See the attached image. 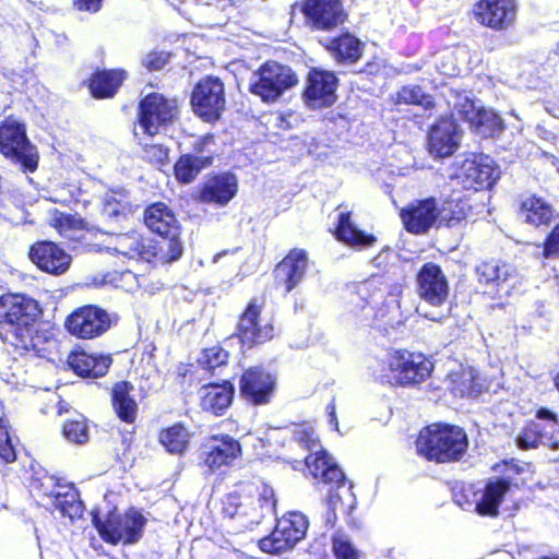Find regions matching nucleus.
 <instances>
[{"instance_id": "ea45409f", "label": "nucleus", "mask_w": 559, "mask_h": 559, "mask_svg": "<svg viewBox=\"0 0 559 559\" xmlns=\"http://www.w3.org/2000/svg\"><path fill=\"white\" fill-rule=\"evenodd\" d=\"M50 225L55 227L62 237L70 240H78L83 236V221L71 214H63L59 211H53L50 218Z\"/></svg>"}, {"instance_id": "680f3d73", "label": "nucleus", "mask_w": 559, "mask_h": 559, "mask_svg": "<svg viewBox=\"0 0 559 559\" xmlns=\"http://www.w3.org/2000/svg\"><path fill=\"white\" fill-rule=\"evenodd\" d=\"M340 499L341 498L337 493H333V492L330 493L329 506L332 508V511L329 512V514H328V519H326L328 523L333 524L335 522V519H336L335 509H336V504L340 501Z\"/></svg>"}, {"instance_id": "5701e85b", "label": "nucleus", "mask_w": 559, "mask_h": 559, "mask_svg": "<svg viewBox=\"0 0 559 559\" xmlns=\"http://www.w3.org/2000/svg\"><path fill=\"white\" fill-rule=\"evenodd\" d=\"M306 457V465L311 475L324 484H334L336 488L344 487L345 475L331 457L321 448H317Z\"/></svg>"}, {"instance_id": "37998d69", "label": "nucleus", "mask_w": 559, "mask_h": 559, "mask_svg": "<svg viewBox=\"0 0 559 559\" xmlns=\"http://www.w3.org/2000/svg\"><path fill=\"white\" fill-rule=\"evenodd\" d=\"M211 164V158L185 155L175 165V174L178 180L189 183L198 174Z\"/></svg>"}, {"instance_id": "7c9ffc66", "label": "nucleus", "mask_w": 559, "mask_h": 559, "mask_svg": "<svg viewBox=\"0 0 559 559\" xmlns=\"http://www.w3.org/2000/svg\"><path fill=\"white\" fill-rule=\"evenodd\" d=\"M260 320V308L250 304L239 320V336L243 344L263 343L273 337V325L265 322L262 330L254 332V324Z\"/></svg>"}, {"instance_id": "9d476101", "label": "nucleus", "mask_w": 559, "mask_h": 559, "mask_svg": "<svg viewBox=\"0 0 559 559\" xmlns=\"http://www.w3.org/2000/svg\"><path fill=\"white\" fill-rule=\"evenodd\" d=\"M309 523L301 512H288L277 520V524L267 537L259 542L260 549L272 555H280L293 549L305 538Z\"/></svg>"}, {"instance_id": "dca6fc26", "label": "nucleus", "mask_w": 559, "mask_h": 559, "mask_svg": "<svg viewBox=\"0 0 559 559\" xmlns=\"http://www.w3.org/2000/svg\"><path fill=\"white\" fill-rule=\"evenodd\" d=\"M454 109L483 138L493 136L502 128V121L493 110L477 107L466 95L459 96V102L454 104Z\"/></svg>"}, {"instance_id": "20e7f679", "label": "nucleus", "mask_w": 559, "mask_h": 559, "mask_svg": "<svg viewBox=\"0 0 559 559\" xmlns=\"http://www.w3.org/2000/svg\"><path fill=\"white\" fill-rule=\"evenodd\" d=\"M467 436L457 426L432 424L424 428L417 438L420 455L437 462L460 460L467 449Z\"/></svg>"}, {"instance_id": "6e6d98bb", "label": "nucleus", "mask_w": 559, "mask_h": 559, "mask_svg": "<svg viewBox=\"0 0 559 559\" xmlns=\"http://www.w3.org/2000/svg\"><path fill=\"white\" fill-rule=\"evenodd\" d=\"M180 14H182L188 20L193 19L192 8L200 3L205 5H212L216 3L218 0H167Z\"/></svg>"}, {"instance_id": "f257e3e1", "label": "nucleus", "mask_w": 559, "mask_h": 559, "mask_svg": "<svg viewBox=\"0 0 559 559\" xmlns=\"http://www.w3.org/2000/svg\"><path fill=\"white\" fill-rule=\"evenodd\" d=\"M38 304L21 294H5L0 297V337L20 354H39V336L35 335V318Z\"/></svg>"}, {"instance_id": "aec40b11", "label": "nucleus", "mask_w": 559, "mask_h": 559, "mask_svg": "<svg viewBox=\"0 0 559 559\" xmlns=\"http://www.w3.org/2000/svg\"><path fill=\"white\" fill-rule=\"evenodd\" d=\"M29 259L41 271L59 275L64 273L71 264V255L51 241H40L32 246Z\"/></svg>"}, {"instance_id": "473e14b6", "label": "nucleus", "mask_w": 559, "mask_h": 559, "mask_svg": "<svg viewBox=\"0 0 559 559\" xmlns=\"http://www.w3.org/2000/svg\"><path fill=\"white\" fill-rule=\"evenodd\" d=\"M336 237L338 240L358 249L372 247L377 241L373 235L366 234L355 226L350 221V213H341Z\"/></svg>"}, {"instance_id": "a18cd8bd", "label": "nucleus", "mask_w": 559, "mask_h": 559, "mask_svg": "<svg viewBox=\"0 0 559 559\" xmlns=\"http://www.w3.org/2000/svg\"><path fill=\"white\" fill-rule=\"evenodd\" d=\"M468 209L465 201L452 199L445 201L440 210L437 209V215L448 226H454L465 219Z\"/></svg>"}, {"instance_id": "a878e982", "label": "nucleus", "mask_w": 559, "mask_h": 559, "mask_svg": "<svg viewBox=\"0 0 559 559\" xmlns=\"http://www.w3.org/2000/svg\"><path fill=\"white\" fill-rule=\"evenodd\" d=\"M401 217L407 231L426 233L438 218L435 199H426L402 210Z\"/></svg>"}, {"instance_id": "0eeeda50", "label": "nucleus", "mask_w": 559, "mask_h": 559, "mask_svg": "<svg viewBox=\"0 0 559 559\" xmlns=\"http://www.w3.org/2000/svg\"><path fill=\"white\" fill-rule=\"evenodd\" d=\"M91 514L93 524L100 536L112 544L136 543L142 536L146 522L144 516L135 510L128 511L123 516L114 511L103 515L98 509L93 510Z\"/></svg>"}, {"instance_id": "bf43d9fd", "label": "nucleus", "mask_w": 559, "mask_h": 559, "mask_svg": "<svg viewBox=\"0 0 559 559\" xmlns=\"http://www.w3.org/2000/svg\"><path fill=\"white\" fill-rule=\"evenodd\" d=\"M168 59L169 55L166 52H152L143 59V64L148 70L156 71L162 69L168 62Z\"/></svg>"}, {"instance_id": "39448f33", "label": "nucleus", "mask_w": 559, "mask_h": 559, "mask_svg": "<svg viewBox=\"0 0 559 559\" xmlns=\"http://www.w3.org/2000/svg\"><path fill=\"white\" fill-rule=\"evenodd\" d=\"M433 364L424 354L405 349L389 353L382 361L379 378L392 385L414 386L425 382Z\"/></svg>"}, {"instance_id": "79ce46f5", "label": "nucleus", "mask_w": 559, "mask_h": 559, "mask_svg": "<svg viewBox=\"0 0 559 559\" xmlns=\"http://www.w3.org/2000/svg\"><path fill=\"white\" fill-rule=\"evenodd\" d=\"M132 212L130 198L124 190H111L106 193L103 213L111 218L124 217Z\"/></svg>"}, {"instance_id": "e433bc0d", "label": "nucleus", "mask_w": 559, "mask_h": 559, "mask_svg": "<svg viewBox=\"0 0 559 559\" xmlns=\"http://www.w3.org/2000/svg\"><path fill=\"white\" fill-rule=\"evenodd\" d=\"M132 385L127 382L117 383L112 389V405L119 416L126 423H132L136 415V403L130 396Z\"/></svg>"}, {"instance_id": "774afa93", "label": "nucleus", "mask_w": 559, "mask_h": 559, "mask_svg": "<svg viewBox=\"0 0 559 559\" xmlns=\"http://www.w3.org/2000/svg\"><path fill=\"white\" fill-rule=\"evenodd\" d=\"M265 322V320L260 318V320L254 324V332H259V330H262Z\"/></svg>"}, {"instance_id": "8fccbe9b", "label": "nucleus", "mask_w": 559, "mask_h": 559, "mask_svg": "<svg viewBox=\"0 0 559 559\" xmlns=\"http://www.w3.org/2000/svg\"><path fill=\"white\" fill-rule=\"evenodd\" d=\"M332 550L335 559H358V550L352 544L348 536L336 532L332 537Z\"/></svg>"}, {"instance_id": "4be33fe9", "label": "nucleus", "mask_w": 559, "mask_h": 559, "mask_svg": "<svg viewBox=\"0 0 559 559\" xmlns=\"http://www.w3.org/2000/svg\"><path fill=\"white\" fill-rule=\"evenodd\" d=\"M308 269V257L305 250H292L275 267L274 274L278 285L286 293L301 283Z\"/></svg>"}, {"instance_id": "cd10ccee", "label": "nucleus", "mask_w": 559, "mask_h": 559, "mask_svg": "<svg viewBox=\"0 0 559 559\" xmlns=\"http://www.w3.org/2000/svg\"><path fill=\"white\" fill-rule=\"evenodd\" d=\"M509 490V481L503 479L489 480L483 489L474 492L476 512L487 516L498 515V508Z\"/></svg>"}, {"instance_id": "423d86ee", "label": "nucleus", "mask_w": 559, "mask_h": 559, "mask_svg": "<svg viewBox=\"0 0 559 559\" xmlns=\"http://www.w3.org/2000/svg\"><path fill=\"white\" fill-rule=\"evenodd\" d=\"M111 249L129 259L147 262L168 263L180 258V248L175 240H153L136 231L117 235Z\"/></svg>"}, {"instance_id": "393cba45", "label": "nucleus", "mask_w": 559, "mask_h": 559, "mask_svg": "<svg viewBox=\"0 0 559 559\" xmlns=\"http://www.w3.org/2000/svg\"><path fill=\"white\" fill-rule=\"evenodd\" d=\"M273 389V377L258 368L247 370L240 381L241 394L254 404L267 403Z\"/></svg>"}, {"instance_id": "49530a36", "label": "nucleus", "mask_w": 559, "mask_h": 559, "mask_svg": "<svg viewBox=\"0 0 559 559\" xmlns=\"http://www.w3.org/2000/svg\"><path fill=\"white\" fill-rule=\"evenodd\" d=\"M479 281L484 283H503L511 274V266L497 262H485L477 267Z\"/></svg>"}, {"instance_id": "b1692460", "label": "nucleus", "mask_w": 559, "mask_h": 559, "mask_svg": "<svg viewBox=\"0 0 559 559\" xmlns=\"http://www.w3.org/2000/svg\"><path fill=\"white\" fill-rule=\"evenodd\" d=\"M206 447L205 464L212 471L230 465L241 453L239 442L228 435L212 437Z\"/></svg>"}, {"instance_id": "4c0bfd02", "label": "nucleus", "mask_w": 559, "mask_h": 559, "mask_svg": "<svg viewBox=\"0 0 559 559\" xmlns=\"http://www.w3.org/2000/svg\"><path fill=\"white\" fill-rule=\"evenodd\" d=\"M62 489L61 493H57V499L51 506L57 509L62 516H68L71 521L80 519L84 512V506L80 500L79 492L71 484L63 486Z\"/></svg>"}, {"instance_id": "e2e57ef3", "label": "nucleus", "mask_w": 559, "mask_h": 559, "mask_svg": "<svg viewBox=\"0 0 559 559\" xmlns=\"http://www.w3.org/2000/svg\"><path fill=\"white\" fill-rule=\"evenodd\" d=\"M537 418L544 419V420H549L552 423V426H556L558 423L557 416L551 411H549L547 408H540L537 412Z\"/></svg>"}, {"instance_id": "0e129e2a", "label": "nucleus", "mask_w": 559, "mask_h": 559, "mask_svg": "<svg viewBox=\"0 0 559 559\" xmlns=\"http://www.w3.org/2000/svg\"><path fill=\"white\" fill-rule=\"evenodd\" d=\"M326 411H328L329 416H330V423L334 426V429L337 430L338 429V423H337V418H336V413H335L334 404L330 403L326 406Z\"/></svg>"}, {"instance_id": "f8f14e48", "label": "nucleus", "mask_w": 559, "mask_h": 559, "mask_svg": "<svg viewBox=\"0 0 559 559\" xmlns=\"http://www.w3.org/2000/svg\"><path fill=\"white\" fill-rule=\"evenodd\" d=\"M500 177L496 162L485 154H473L465 158L457 174L465 189H490Z\"/></svg>"}, {"instance_id": "ddd939ff", "label": "nucleus", "mask_w": 559, "mask_h": 559, "mask_svg": "<svg viewBox=\"0 0 559 559\" xmlns=\"http://www.w3.org/2000/svg\"><path fill=\"white\" fill-rule=\"evenodd\" d=\"M516 12V0H479L473 7L475 21L493 31L510 28L515 22Z\"/></svg>"}, {"instance_id": "412c9836", "label": "nucleus", "mask_w": 559, "mask_h": 559, "mask_svg": "<svg viewBox=\"0 0 559 559\" xmlns=\"http://www.w3.org/2000/svg\"><path fill=\"white\" fill-rule=\"evenodd\" d=\"M145 225L162 236L160 240H175L182 254V243L179 239V224L174 212L164 203H155L148 206L144 214Z\"/></svg>"}, {"instance_id": "2f4dec72", "label": "nucleus", "mask_w": 559, "mask_h": 559, "mask_svg": "<svg viewBox=\"0 0 559 559\" xmlns=\"http://www.w3.org/2000/svg\"><path fill=\"white\" fill-rule=\"evenodd\" d=\"M68 364L81 377L99 378L107 372L111 358L105 355L76 352L69 355Z\"/></svg>"}, {"instance_id": "a211bd4d", "label": "nucleus", "mask_w": 559, "mask_h": 559, "mask_svg": "<svg viewBox=\"0 0 559 559\" xmlns=\"http://www.w3.org/2000/svg\"><path fill=\"white\" fill-rule=\"evenodd\" d=\"M462 131L452 117L440 118L431 128L428 138L429 152L436 157H448L460 146Z\"/></svg>"}, {"instance_id": "a19ab883", "label": "nucleus", "mask_w": 559, "mask_h": 559, "mask_svg": "<svg viewBox=\"0 0 559 559\" xmlns=\"http://www.w3.org/2000/svg\"><path fill=\"white\" fill-rule=\"evenodd\" d=\"M160 443L170 453H183L190 441V433L186 427L180 424L174 425L160 432Z\"/></svg>"}, {"instance_id": "69168bd1", "label": "nucleus", "mask_w": 559, "mask_h": 559, "mask_svg": "<svg viewBox=\"0 0 559 559\" xmlns=\"http://www.w3.org/2000/svg\"><path fill=\"white\" fill-rule=\"evenodd\" d=\"M236 252H237L236 250H225V251L218 252L213 257V263H218L225 257L235 255Z\"/></svg>"}, {"instance_id": "6e6552de", "label": "nucleus", "mask_w": 559, "mask_h": 559, "mask_svg": "<svg viewBox=\"0 0 559 559\" xmlns=\"http://www.w3.org/2000/svg\"><path fill=\"white\" fill-rule=\"evenodd\" d=\"M297 83L298 78L289 67L269 61L252 73L249 91L263 102L273 103Z\"/></svg>"}, {"instance_id": "c03bdc74", "label": "nucleus", "mask_w": 559, "mask_h": 559, "mask_svg": "<svg viewBox=\"0 0 559 559\" xmlns=\"http://www.w3.org/2000/svg\"><path fill=\"white\" fill-rule=\"evenodd\" d=\"M516 444L522 450L535 449L540 444L548 445L552 449L559 447L558 441H554L552 438H546L540 433L539 425L536 423H532L523 429L516 438Z\"/></svg>"}, {"instance_id": "9b49d317", "label": "nucleus", "mask_w": 559, "mask_h": 559, "mask_svg": "<svg viewBox=\"0 0 559 559\" xmlns=\"http://www.w3.org/2000/svg\"><path fill=\"white\" fill-rule=\"evenodd\" d=\"M177 103L160 94L153 93L140 103L139 128L143 133L154 135L177 116Z\"/></svg>"}, {"instance_id": "72a5a7b5", "label": "nucleus", "mask_w": 559, "mask_h": 559, "mask_svg": "<svg viewBox=\"0 0 559 559\" xmlns=\"http://www.w3.org/2000/svg\"><path fill=\"white\" fill-rule=\"evenodd\" d=\"M521 215L531 225H548L555 217V210L543 198L530 195L522 201Z\"/></svg>"}, {"instance_id": "de8ad7c7", "label": "nucleus", "mask_w": 559, "mask_h": 559, "mask_svg": "<svg viewBox=\"0 0 559 559\" xmlns=\"http://www.w3.org/2000/svg\"><path fill=\"white\" fill-rule=\"evenodd\" d=\"M63 435L68 441L76 444L85 443L88 440V427L83 415H76L63 425Z\"/></svg>"}, {"instance_id": "864d4df0", "label": "nucleus", "mask_w": 559, "mask_h": 559, "mask_svg": "<svg viewBox=\"0 0 559 559\" xmlns=\"http://www.w3.org/2000/svg\"><path fill=\"white\" fill-rule=\"evenodd\" d=\"M16 453L8 427L3 418L0 417V460L5 463L15 461Z\"/></svg>"}, {"instance_id": "f704fd0d", "label": "nucleus", "mask_w": 559, "mask_h": 559, "mask_svg": "<svg viewBox=\"0 0 559 559\" xmlns=\"http://www.w3.org/2000/svg\"><path fill=\"white\" fill-rule=\"evenodd\" d=\"M452 393L460 397L474 396L480 393V384L477 382V372L472 367L460 366L449 376Z\"/></svg>"}, {"instance_id": "4d7b16f0", "label": "nucleus", "mask_w": 559, "mask_h": 559, "mask_svg": "<svg viewBox=\"0 0 559 559\" xmlns=\"http://www.w3.org/2000/svg\"><path fill=\"white\" fill-rule=\"evenodd\" d=\"M144 158L163 165L168 160V148L163 144H144Z\"/></svg>"}, {"instance_id": "bb28decb", "label": "nucleus", "mask_w": 559, "mask_h": 559, "mask_svg": "<svg viewBox=\"0 0 559 559\" xmlns=\"http://www.w3.org/2000/svg\"><path fill=\"white\" fill-rule=\"evenodd\" d=\"M357 296L372 309L377 318L385 316V309L395 304L394 298L388 300L389 286L382 276H373L357 287Z\"/></svg>"}, {"instance_id": "4468645a", "label": "nucleus", "mask_w": 559, "mask_h": 559, "mask_svg": "<svg viewBox=\"0 0 559 559\" xmlns=\"http://www.w3.org/2000/svg\"><path fill=\"white\" fill-rule=\"evenodd\" d=\"M191 104L202 119L216 120L225 108L223 83L214 78L202 80L193 90Z\"/></svg>"}, {"instance_id": "09e8293b", "label": "nucleus", "mask_w": 559, "mask_h": 559, "mask_svg": "<svg viewBox=\"0 0 559 559\" xmlns=\"http://www.w3.org/2000/svg\"><path fill=\"white\" fill-rule=\"evenodd\" d=\"M396 104H416L429 107L431 104L430 96L426 95L419 86H404L396 93L394 98Z\"/></svg>"}, {"instance_id": "13d9d810", "label": "nucleus", "mask_w": 559, "mask_h": 559, "mask_svg": "<svg viewBox=\"0 0 559 559\" xmlns=\"http://www.w3.org/2000/svg\"><path fill=\"white\" fill-rule=\"evenodd\" d=\"M545 259L559 258V224L549 234L543 249Z\"/></svg>"}, {"instance_id": "f3484780", "label": "nucleus", "mask_w": 559, "mask_h": 559, "mask_svg": "<svg viewBox=\"0 0 559 559\" xmlns=\"http://www.w3.org/2000/svg\"><path fill=\"white\" fill-rule=\"evenodd\" d=\"M337 79L331 71L312 69L308 73L305 98L311 108L331 106L336 100Z\"/></svg>"}, {"instance_id": "3c124183", "label": "nucleus", "mask_w": 559, "mask_h": 559, "mask_svg": "<svg viewBox=\"0 0 559 559\" xmlns=\"http://www.w3.org/2000/svg\"><path fill=\"white\" fill-rule=\"evenodd\" d=\"M228 354L222 347L213 346L203 350L202 356L199 358V364L210 371L226 364Z\"/></svg>"}, {"instance_id": "052dcab7", "label": "nucleus", "mask_w": 559, "mask_h": 559, "mask_svg": "<svg viewBox=\"0 0 559 559\" xmlns=\"http://www.w3.org/2000/svg\"><path fill=\"white\" fill-rule=\"evenodd\" d=\"M103 0H73L74 5L81 11L97 12Z\"/></svg>"}, {"instance_id": "2eb2a0df", "label": "nucleus", "mask_w": 559, "mask_h": 559, "mask_svg": "<svg viewBox=\"0 0 559 559\" xmlns=\"http://www.w3.org/2000/svg\"><path fill=\"white\" fill-rule=\"evenodd\" d=\"M109 314L96 306H84L73 311L66 321L68 331L80 338H93L110 328Z\"/></svg>"}, {"instance_id": "c9c22d12", "label": "nucleus", "mask_w": 559, "mask_h": 559, "mask_svg": "<svg viewBox=\"0 0 559 559\" xmlns=\"http://www.w3.org/2000/svg\"><path fill=\"white\" fill-rule=\"evenodd\" d=\"M124 79L126 73L121 70L96 72L90 82L91 93L98 98L110 97Z\"/></svg>"}, {"instance_id": "1a4fd4ad", "label": "nucleus", "mask_w": 559, "mask_h": 559, "mask_svg": "<svg viewBox=\"0 0 559 559\" xmlns=\"http://www.w3.org/2000/svg\"><path fill=\"white\" fill-rule=\"evenodd\" d=\"M0 152L24 171L37 168V151L27 140L24 124L13 118H7L0 126Z\"/></svg>"}, {"instance_id": "58836bf2", "label": "nucleus", "mask_w": 559, "mask_h": 559, "mask_svg": "<svg viewBox=\"0 0 559 559\" xmlns=\"http://www.w3.org/2000/svg\"><path fill=\"white\" fill-rule=\"evenodd\" d=\"M326 48L338 61L355 62L361 56V43L350 34H344L331 40Z\"/></svg>"}, {"instance_id": "7ed1b4c3", "label": "nucleus", "mask_w": 559, "mask_h": 559, "mask_svg": "<svg viewBox=\"0 0 559 559\" xmlns=\"http://www.w3.org/2000/svg\"><path fill=\"white\" fill-rule=\"evenodd\" d=\"M416 284L421 300L416 308L418 314L436 322L448 318L450 287L442 269L432 262L425 263L417 273Z\"/></svg>"}, {"instance_id": "338daca9", "label": "nucleus", "mask_w": 559, "mask_h": 559, "mask_svg": "<svg viewBox=\"0 0 559 559\" xmlns=\"http://www.w3.org/2000/svg\"><path fill=\"white\" fill-rule=\"evenodd\" d=\"M440 71L447 75H455L457 73V70L455 67L442 66V67H440Z\"/></svg>"}, {"instance_id": "6ab92c4d", "label": "nucleus", "mask_w": 559, "mask_h": 559, "mask_svg": "<svg viewBox=\"0 0 559 559\" xmlns=\"http://www.w3.org/2000/svg\"><path fill=\"white\" fill-rule=\"evenodd\" d=\"M302 10L316 29L330 31L346 19L340 0H306Z\"/></svg>"}, {"instance_id": "c85d7f7f", "label": "nucleus", "mask_w": 559, "mask_h": 559, "mask_svg": "<svg viewBox=\"0 0 559 559\" xmlns=\"http://www.w3.org/2000/svg\"><path fill=\"white\" fill-rule=\"evenodd\" d=\"M237 190L236 177L231 174H222L206 180L200 192V200L224 206L235 197Z\"/></svg>"}, {"instance_id": "f03ea898", "label": "nucleus", "mask_w": 559, "mask_h": 559, "mask_svg": "<svg viewBox=\"0 0 559 559\" xmlns=\"http://www.w3.org/2000/svg\"><path fill=\"white\" fill-rule=\"evenodd\" d=\"M275 507L274 489L263 483L242 485L223 500V513L230 519L239 518L246 528L272 514Z\"/></svg>"}, {"instance_id": "603ef678", "label": "nucleus", "mask_w": 559, "mask_h": 559, "mask_svg": "<svg viewBox=\"0 0 559 559\" xmlns=\"http://www.w3.org/2000/svg\"><path fill=\"white\" fill-rule=\"evenodd\" d=\"M294 440L309 451L320 448L314 429L309 424L298 425L293 431Z\"/></svg>"}, {"instance_id": "5fc2aeb1", "label": "nucleus", "mask_w": 559, "mask_h": 559, "mask_svg": "<svg viewBox=\"0 0 559 559\" xmlns=\"http://www.w3.org/2000/svg\"><path fill=\"white\" fill-rule=\"evenodd\" d=\"M39 490L43 492L45 497H47L50 501V504L57 499V493L62 492V487L67 486L69 483H64L61 479L45 475L39 480Z\"/></svg>"}, {"instance_id": "c756f323", "label": "nucleus", "mask_w": 559, "mask_h": 559, "mask_svg": "<svg viewBox=\"0 0 559 559\" xmlns=\"http://www.w3.org/2000/svg\"><path fill=\"white\" fill-rule=\"evenodd\" d=\"M234 392L229 381L203 385L199 390L200 405L205 412L222 415L230 406Z\"/></svg>"}]
</instances>
